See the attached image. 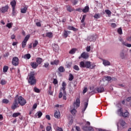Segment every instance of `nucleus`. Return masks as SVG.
<instances>
[{
    "instance_id": "bb28decb",
    "label": "nucleus",
    "mask_w": 131,
    "mask_h": 131,
    "mask_svg": "<svg viewBox=\"0 0 131 131\" xmlns=\"http://www.w3.org/2000/svg\"><path fill=\"white\" fill-rule=\"evenodd\" d=\"M88 105H89V100H88V102H84V108L82 110L83 112H84V111H85V110H86V108H88Z\"/></svg>"
},
{
    "instance_id": "4c0bfd02",
    "label": "nucleus",
    "mask_w": 131,
    "mask_h": 131,
    "mask_svg": "<svg viewBox=\"0 0 131 131\" xmlns=\"http://www.w3.org/2000/svg\"><path fill=\"white\" fill-rule=\"evenodd\" d=\"M122 43L124 46L127 47L128 48H131V44H128L125 41H123Z\"/></svg>"
},
{
    "instance_id": "603ef678",
    "label": "nucleus",
    "mask_w": 131,
    "mask_h": 131,
    "mask_svg": "<svg viewBox=\"0 0 131 131\" xmlns=\"http://www.w3.org/2000/svg\"><path fill=\"white\" fill-rule=\"evenodd\" d=\"M105 12L107 15H111V11L108 9L105 10Z\"/></svg>"
},
{
    "instance_id": "473e14b6",
    "label": "nucleus",
    "mask_w": 131,
    "mask_h": 131,
    "mask_svg": "<svg viewBox=\"0 0 131 131\" xmlns=\"http://www.w3.org/2000/svg\"><path fill=\"white\" fill-rule=\"evenodd\" d=\"M71 2L73 4V6H75L78 3V0H71Z\"/></svg>"
},
{
    "instance_id": "b1692460",
    "label": "nucleus",
    "mask_w": 131,
    "mask_h": 131,
    "mask_svg": "<svg viewBox=\"0 0 131 131\" xmlns=\"http://www.w3.org/2000/svg\"><path fill=\"white\" fill-rule=\"evenodd\" d=\"M60 112H56L54 114V117H55V118H60Z\"/></svg>"
},
{
    "instance_id": "c756f323",
    "label": "nucleus",
    "mask_w": 131,
    "mask_h": 131,
    "mask_svg": "<svg viewBox=\"0 0 131 131\" xmlns=\"http://www.w3.org/2000/svg\"><path fill=\"white\" fill-rule=\"evenodd\" d=\"M58 71L61 73L65 72V68H64L62 66H61L58 68Z\"/></svg>"
},
{
    "instance_id": "e2e57ef3",
    "label": "nucleus",
    "mask_w": 131,
    "mask_h": 131,
    "mask_svg": "<svg viewBox=\"0 0 131 131\" xmlns=\"http://www.w3.org/2000/svg\"><path fill=\"white\" fill-rule=\"evenodd\" d=\"M36 25L38 26V27H40L41 26V24L39 22H37L36 23Z\"/></svg>"
},
{
    "instance_id": "6e6552de",
    "label": "nucleus",
    "mask_w": 131,
    "mask_h": 131,
    "mask_svg": "<svg viewBox=\"0 0 131 131\" xmlns=\"http://www.w3.org/2000/svg\"><path fill=\"white\" fill-rule=\"evenodd\" d=\"M12 64L14 66H18L19 65V59L17 57H14L12 59Z\"/></svg>"
},
{
    "instance_id": "7ed1b4c3",
    "label": "nucleus",
    "mask_w": 131,
    "mask_h": 131,
    "mask_svg": "<svg viewBox=\"0 0 131 131\" xmlns=\"http://www.w3.org/2000/svg\"><path fill=\"white\" fill-rule=\"evenodd\" d=\"M35 73L34 72H32L30 73V77L28 80V82L31 85L35 84L36 83V79H35Z\"/></svg>"
},
{
    "instance_id": "393cba45",
    "label": "nucleus",
    "mask_w": 131,
    "mask_h": 131,
    "mask_svg": "<svg viewBox=\"0 0 131 131\" xmlns=\"http://www.w3.org/2000/svg\"><path fill=\"white\" fill-rule=\"evenodd\" d=\"M26 12H27V7H25L20 10V13H22V14H25Z\"/></svg>"
},
{
    "instance_id": "1a4fd4ad",
    "label": "nucleus",
    "mask_w": 131,
    "mask_h": 131,
    "mask_svg": "<svg viewBox=\"0 0 131 131\" xmlns=\"http://www.w3.org/2000/svg\"><path fill=\"white\" fill-rule=\"evenodd\" d=\"M8 11H9V5H6L5 6L2 7L0 8V11L3 14L7 13Z\"/></svg>"
},
{
    "instance_id": "8fccbe9b",
    "label": "nucleus",
    "mask_w": 131,
    "mask_h": 131,
    "mask_svg": "<svg viewBox=\"0 0 131 131\" xmlns=\"http://www.w3.org/2000/svg\"><path fill=\"white\" fill-rule=\"evenodd\" d=\"M69 29L70 30H73V31H76V28H74V27H69Z\"/></svg>"
},
{
    "instance_id": "39448f33",
    "label": "nucleus",
    "mask_w": 131,
    "mask_h": 131,
    "mask_svg": "<svg viewBox=\"0 0 131 131\" xmlns=\"http://www.w3.org/2000/svg\"><path fill=\"white\" fill-rule=\"evenodd\" d=\"M94 93H98L99 94H101L102 93H104L105 92V89H104V87L100 86L99 87L96 88L94 91Z\"/></svg>"
},
{
    "instance_id": "20e7f679",
    "label": "nucleus",
    "mask_w": 131,
    "mask_h": 131,
    "mask_svg": "<svg viewBox=\"0 0 131 131\" xmlns=\"http://www.w3.org/2000/svg\"><path fill=\"white\" fill-rule=\"evenodd\" d=\"M118 114H119L120 116L124 117V118L128 117V116H129V113H128V112H126L123 113V111L121 108L118 110Z\"/></svg>"
},
{
    "instance_id": "864d4df0",
    "label": "nucleus",
    "mask_w": 131,
    "mask_h": 131,
    "mask_svg": "<svg viewBox=\"0 0 131 131\" xmlns=\"http://www.w3.org/2000/svg\"><path fill=\"white\" fill-rule=\"evenodd\" d=\"M86 131H94V128H93V127L92 126H89Z\"/></svg>"
},
{
    "instance_id": "dca6fc26",
    "label": "nucleus",
    "mask_w": 131,
    "mask_h": 131,
    "mask_svg": "<svg viewBox=\"0 0 131 131\" xmlns=\"http://www.w3.org/2000/svg\"><path fill=\"white\" fill-rule=\"evenodd\" d=\"M10 5L12 8H16V5L17 3H16V0H13L10 2Z\"/></svg>"
},
{
    "instance_id": "c9c22d12",
    "label": "nucleus",
    "mask_w": 131,
    "mask_h": 131,
    "mask_svg": "<svg viewBox=\"0 0 131 131\" xmlns=\"http://www.w3.org/2000/svg\"><path fill=\"white\" fill-rule=\"evenodd\" d=\"M100 17L101 16L100 15L99 13H96L94 16V18H95V19H99L100 18Z\"/></svg>"
},
{
    "instance_id": "4d7b16f0",
    "label": "nucleus",
    "mask_w": 131,
    "mask_h": 131,
    "mask_svg": "<svg viewBox=\"0 0 131 131\" xmlns=\"http://www.w3.org/2000/svg\"><path fill=\"white\" fill-rule=\"evenodd\" d=\"M56 130L57 131H63V128H62L61 127H57Z\"/></svg>"
},
{
    "instance_id": "a18cd8bd",
    "label": "nucleus",
    "mask_w": 131,
    "mask_h": 131,
    "mask_svg": "<svg viewBox=\"0 0 131 131\" xmlns=\"http://www.w3.org/2000/svg\"><path fill=\"white\" fill-rule=\"evenodd\" d=\"M7 83V81L4 79L1 80V84L2 85H5Z\"/></svg>"
},
{
    "instance_id": "4be33fe9",
    "label": "nucleus",
    "mask_w": 131,
    "mask_h": 131,
    "mask_svg": "<svg viewBox=\"0 0 131 131\" xmlns=\"http://www.w3.org/2000/svg\"><path fill=\"white\" fill-rule=\"evenodd\" d=\"M66 83L65 82H63L62 83V86L61 90H62L63 92H66Z\"/></svg>"
},
{
    "instance_id": "c03bdc74",
    "label": "nucleus",
    "mask_w": 131,
    "mask_h": 131,
    "mask_svg": "<svg viewBox=\"0 0 131 131\" xmlns=\"http://www.w3.org/2000/svg\"><path fill=\"white\" fill-rule=\"evenodd\" d=\"M118 33H119V34H122V29H121V28H119L117 30Z\"/></svg>"
},
{
    "instance_id": "680f3d73",
    "label": "nucleus",
    "mask_w": 131,
    "mask_h": 131,
    "mask_svg": "<svg viewBox=\"0 0 131 131\" xmlns=\"http://www.w3.org/2000/svg\"><path fill=\"white\" fill-rule=\"evenodd\" d=\"M111 27L113 28H115V27H116V24H115V23H112Z\"/></svg>"
},
{
    "instance_id": "9b49d317",
    "label": "nucleus",
    "mask_w": 131,
    "mask_h": 131,
    "mask_svg": "<svg viewBox=\"0 0 131 131\" xmlns=\"http://www.w3.org/2000/svg\"><path fill=\"white\" fill-rule=\"evenodd\" d=\"M90 125H91V123L89 121H87L86 122L85 125L82 127L83 130L86 131L88 130V128L90 127Z\"/></svg>"
},
{
    "instance_id": "e433bc0d",
    "label": "nucleus",
    "mask_w": 131,
    "mask_h": 131,
    "mask_svg": "<svg viewBox=\"0 0 131 131\" xmlns=\"http://www.w3.org/2000/svg\"><path fill=\"white\" fill-rule=\"evenodd\" d=\"M89 40L91 41H95L96 40L95 36H91L89 38Z\"/></svg>"
},
{
    "instance_id": "aec40b11",
    "label": "nucleus",
    "mask_w": 131,
    "mask_h": 131,
    "mask_svg": "<svg viewBox=\"0 0 131 131\" xmlns=\"http://www.w3.org/2000/svg\"><path fill=\"white\" fill-rule=\"evenodd\" d=\"M90 10L89 6H85L84 9L82 10L83 13H88Z\"/></svg>"
},
{
    "instance_id": "de8ad7c7",
    "label": "nucleus",
    "mask_w": 131,
    "mask_h": 131,
    "mask_svg": "<svg viewBox=\"0 0 131 131\" xmlns=\"http://www.w3.org/2000/svg\"><path fill=\"white\" fill-rule=\"evenodd\" d=\"M25 58H27V59H29L30 58H31V55L30 54H27L25 55Z\"/></svg>"
},
{
    "instance_id": "7c9ffc66",
    "label": "nucleus",
    "mask_w": 131,
    "mask_h": 131,
    "mask_svg": "<svg viewBox=\"0 0 131 131\" xmlns=\"http://www.w3.org/2000/svg\"><path fill=\"white\" fill-rule=\"evenodd\" d=\"M74 79V76H73V75L72 74H70L69 76V80L70 81H72Z\"/></svg>"
},
{
    "instance_id": "0e129e2a",
    "label": "nucleus",
    "mask_w": 131,
    "mask_h": 131,
    "mask_svg": "<svg viewBox=\"0 0 131 131\" xmlns=\"http://www.w3.org/2000/svg\"><path fill=\"white\" fill-rule=\"evenodd\" d=\"M86 92H88V88H85L83 90V94H85V93H86Z\"/></svg>"
},
{
    "instance_id": "0eeeda50",
    "label": "nucleus",
    "mask_w": 131,
    "mask_h": 131,
    "mask_svg": "<svg viewBox=\"0 0 131 131\" xmlns=\"http://www.w3.org/2000/svg\"><path fill=\"white\" fill-rule=\"evenodd\" d=\"M89 57H90L89 53L84 52L80 56H79L78 59H81V58H82L83 59L86 60V59H89Z\"/></svg>"
},
{
    "instance_id": "f704fd0d",
    "label": "nucleus",
    "mask_w": 131,
    "mask_h": 131,
    "mask_svg": "<svg viewBox=\"0 0 131 131\" xmlns=\"http://www.w3.org/2000/svg\"><path fill=\"white\" fill-rule=\"evenodd\" d=\"M36 114H37L38 118H40L42 116V113L40 111L37 112Z\"/></svg>"
},
{
    "instance_id": "a19ab883",
    "label": "nucleus",
    "mask_w": 131,
    "mask_h": 131,
    "mask_svg": "<svg viewBox=\"0 0 131 131\" xmlns=\"http://www.w3.org/2000/svg\"><path fill=\"white\" fill-rule=\"evenodd\" d=\"M105 79H106V80H107V81H111V80H112V78H111V77L109 76H107L105 77Z\"/></svg>"
},
{
    "instance_id": "37998d69",
    "label": "nucleus",
    "mask_w": 131,
    "mask_h": 131,
    "mask_svg": "<svg viewBox=\"0 0 131 131\" xmlns=\"http://www.w3.org/2000/svg\"><path fill=\"white\" fill-rule=\"evenodd\" d=\"M38 45V41L36 40H35V42L33 44V48H36V46Z\"/></svg>"
},
{
    "instance_id": "423d86ee",
    "label": "nucleus",
    "mask_w": 131,
    "mask_h": 131,
    "mask_svg": "<svg viewBox=\"0 0 131 131\" xmlns=\"http://www.w3.org/2000/svg\"><path fill=\"white\" fill-rule=\"evenodd\" d=\"M30 38V35H27L25 39H24L23 41L22 42V48L24 49L25 48L26 45L27 44V41Z\"/></svg>"
},
{
    "instance_id": "2eb2a0df",
    "label": "nucleus",
    "mask_w": 131,
    "mask_h": 131,
    "mask_svg": "<svg viewBox=\"0 0 131 131\" xmlns=\"http://www.w3.org/2000/svg\"><path fill=\"white\" fill-rule=\"evenodd\" d=\"M36 61L38 65H40V64L42 63V58L40 57H38L36 59Z\"/></svg>"
},
{
    "instance_id": "c85d7f7f",
    "label": "nucleus",
    "mask_w": 131,
    "mask_h": 131,
    "mask_svg": "<svg viewBox=\"0 0 131 131\" xmlns=\"http://www.w3.org/2000/svg\"><path fill=\"white\" fill-rule=\"evenodd\" d=\"M48 93L50 95V96H53V91H52V86H49Z\"/></svg>"
},
{
    "instance_id": "5fc2aeb1",
    "label": "nucleus",
    "mask_w": 131,
    "mask_h": 131,
    "mask_svg": "<svg viewBox=\"0 0 131 131\" xmlns=\"http://www.w3.org/2000/svg\"><path fill=\"white\" fill-rule=\"evenodd\" d=\"M2 102L4 104H8L9 103V100H8V99H3Z\"/></svg>"
},
{
    "instance_id": "052dcab7",
    "label": "nucleus",
    "mask_w": 131,
    "mask_h": 131,
    "mask_svg": "<svg viewBox=\"0 0 131 131\" xmlns=\"http://www.w3.org/2000/svg\"><path fill=\"white\" fill-rule=\"evenodd\" d=\"M86 52H90V51H91V47L90 46H88L86 48Z\"/></svg>"
},
{
    "instance_id": "3c124183",
    "label": "nucleus",
    "mask_w": 131,
    "mask_h": 131,
    "mask_svg": "<svg viewBox=\"0 0 131 131\" xmlns=\"http://www.w3.org/2000/svg\"><path fill=\"white\" fill-rule=\"evenodd\" d=\"M53 84H58V80L57 79H53Z\"/></svg>"
},
{
    "instance_id": "f257e3e1",
    "label": "nucleus",
    "mask_w": 131,
    "mask_h": 131,
    "mask_svg": "<svg viewBox=\"0 0 131 131\" xmlns=\"http://www.w3.org/2000/svg\"><path fill=\"white\" fill-rule=\"evenodd\" d=\"M26 100L24 99L21 96L18 97V98H15L14 101L11 106V109L12 110H15L16 108H18L19 106L18 105H20V106H24L26 104Z\"/></svg>"
},
{
    "instance_id": "2f4dec72",
    "label": "nucleus",
    "mask_w": 131,
    "mask_h": 131,
    "mask_svg": "<svg viewBox=\"0 0 131 131\" xmlns=\"http://www.w3.org/2000/svg\"><path fill=\"white\" fill-rule=\"evenodd\" d=\"M8 70H9V67L5 66L3 68V72H4V73H6V72H8Z\"/></svg>"
},
{
    "instance_id": "13d9d810",
    "label": "nucleus",
    "mask_w": 131,
    "mask_h": 131,
    "mask_svg": "<svg viewBox=\"0 0 131 131\" xmlns=\"http://www.w3.org/2000/svg\"><path fill=\"white\" fill-rule=\"evenodd\" d=\"M62 97H63V93L60 92L58 95V98L59 99H61V98H62Z\"/></svg>"
},
{
    "instance_id": "f8f14e48",
    "label": "nucleus",
    "mask_w": 131,
    "mask_h": 131,
    "mask_svg": "<svg viewBox=\"0 0 131 131\" xmlns=\"http://www.w3.org/2000/svg\"><path fill=\"white\" fill-rule=\"evenodd\" d=\"M30 66L33 69H36L37 67H38V63L36 62H32L30 63Z\"/></svg>"
},
{
    "instance_id": "69168bd1",
    "label": "nucleus",
    "mask_w": 131,
    "mask_h": 131,
    "mask_svg": "<svg viewBox=\"0 0 131 131\" xmlns=\"http://www.w3.org/2000/svg\"><path fill=\"white\" fill-rule=\"evenodd\" d=\"M44 67H45V68H48L49 67V63L47 62L46 63H45Z\"/></svg>"
},
{
    "instance_id": "bf43d9fd",
    "label": "nucleus",
    "mask_w": 131,
    "mask_h": 131,
    "mask_svg": "<svg viewBox=\"0 0 131 131\" xmlns=\"http://www.w3.org/2000/svg\"><path fill=\"white\" fill-rule=\"evenodd\" d=\"M51 129H52V127L50 126H48L47 127H46V130L47 131H50Z\"/></svg>"
},
{
    "instance_id": "412c9836",
    "label": "nucleus",
    "mask_w": 131,
    "mask_h": 131,
    "mask_svg": "<svg viewBox=\"0 0 131 131\" xmlns=\"http://www.w3.org/2000/svg\"><path fill=\"white\" fill-rule=\"evenodd\" d=\"M59 62L60 61L58 60H55L51 62V65H58Z\"/></svg>"
},
{
    "instance_id": "58836bf2",
    "label": "nucleus",
    "mask_w": 131,
    "mask_h": 131,
    "mask_svg": "<svg viewBox=\"0 0 131 131\" xmlns=\"http://www.w3.org/2000/svg\"><path fill=\"white\" fill-rule=\"evenodd\" d=\"M12 26H13V23H8L6 25V27L8 28H12Z\"/></svg>"
},
{
    "instance_id": "79ce46f5",
    "label": "nucleus",
    "mask_w": 131,
    "mask_h": 131,
    "mask_svg": "<svg viewBox=\"0 0 131 131\" xmlns=\"http://www.w3.org/2000/svg\"><path fill=\"white\" fill-rule=\"evenodd\" d=\"M73 69H74V70H76V71H79V67L77 65H75L73 67Z\"/></svg>"
},
{
    "instance_id": "72a5a7b5",
    "label": "nucleus",
    "mask_w": 131,
    "mask_h": 131,
    "mask_svg": "<svg viewBox=\"0 0 131 131\" xmlns=\"http://www.w3.org/2000/svg\"><path fill=\"white\" fill-rule=\"evenodd\" d=\"M21 115V113H14L13 114V117H18V116Z\"/></svg>"
},
{
    "instance_id": "9d476101",
    "label": "nucleus",
    "mask_w": 131,
    "mask_h": 131,
    "mask_svg": "<svg viewBox=\"0 0 131 131\" xmlns=\"http://www.w3.org/2000/svg\"><path fill=\"white\" fill-rule=\"evenodd\" d=\"M80 105V99H79V98H77L76 100V102H75L73 104V106L74 108H76V109H77V108H78V107H79Z\"/></svg>"
},
{
    "instance_id": "5701e85b",
    "label": "nucleus",
    "mask_w": 131,
    "mask_h": 131,
    "mask_svg": "<svg viewBox=\"0 0 131 131\" xmlns=\"http://www.w3.org/2000/svg\"><path fill=\"white\" fill-rule=\"evenodd\" d=\"M119 123L122 126H124L126 124L125 121L122 119H120L119 121Z\"/></svg>"
},
{
    "instance_id": "6ab92c4d",
    "label": "nucleus",
    "mask_w": 131,
    "mask_h": 131,
    "mask_svg": "<svg viewBox=\"0 0 131 131\" xmlns=\"http://www.w3.org/2000/svg\"><path fill=\"white\" fill-rule=\"evenodd\" d=\"M77 49L76 48H73L69 51V54L71 55H74V53H76Z\"/></svg>"
},
{
    "instance_id": "f3484780",
    "label": "nucleus",
    "mask_w": 131,
    "mask_h": 131,
    "mask_svg": "<svg viewBox=\"0 0 131 131\" xmlns=\"http://www.w3.org/2000/svg\"><path fill=\"white\" fill-rule=\"evenodd\" d=\"M67 10L68 12H73L74 11V8H72L71 7H70V5H67L66 6Z\"/></svg>"
},
{
    "instance_id": "a211bd4d",
    "label": "nucleus",
    "mask_w": 131,
    "mask_h": 131,
    "mask_svg": "<svg viewBox=\"0 0 131 131\" xmlns=\"http://www.w3.org/2000/svg\"><path fill=\"white\" fill-rule=\"evenodd\" d=\"M54 35H53V33L52 32H47L46 33V37H48L49 38H52Z\"/></svg>"
},
{
    "instance_id": "a878e982",
    "label": "nucleus",
    "mask_w": 131,
    "mask_h": 131,
    "mask_svg": "<svg viewBox=\"0 0 131 131\" xmlns=\"http://www.w3.org/2000/svg\"><path fill=\"white\" fill-rule=\"evenodd\" d=\"M12 16H16V15H17V10H16V8H12Z\"/></svg>"
},
{
    "instance_id": "ddd939ff",
    "label": "nucleus",
    "mask_w": 131,
    "mask_h": 131,
    "mask_svg": "<svg viewBox=\"0 0 131 131\" xmlns=\"http://www.w3.org/2000/svg\"><path fill=\"white\" fill-rule=\"evenodd\" d=\"M70 33H71L70 31L64 30V32L63 33V37H64V38H67V37H68V35L70 34Z\"/></svg>"
},
{
    "instance_id": "ea45409f",
    "label": "nucleus",
    "mask_w": 131,
    "mask_h": 131,
    "mask_svg": "<svg viewBox=\"0 0 131 131\" xmlns=\"http://www.w3.org/2000/svg\"><path fill=\"white\" fill-rule=\"evenodd\" d=\"M63 100H67L66 96H67V93H66V91L63 92Z\"/></svg>"
},
{
    "instance_id": "cd10ccee",
    "label": "nucleus",
    "mask_w": 131,
    "mask_h": 131,
    "mask_svg": "<svg viewBox=\"0 0 131 131\" xmlns=\"http://www.w3.org/2000/svg\"><path fill=\"white\" fill-rule=\"evenodd\" d=\"M70 112L71 113V114H72V115H75V114H76V108L74 107L73 109H72V110L70 111Z\"/></svg>"
},
{
    "instance_id": "49530a36",
    "label": "nucleus",
    "mask_w": 131,
    "mask_h": 131,
    "mask_svg": "<svg viewBox=\"0 0 131 131\" xmlns=\"http://www.w3.org/2000/svg\"><path fill=\"white\" fill-rule=\"evenodd\" d=\"M120 56L121 59H124V58H125V56H124V53H123V52L120 53Z\"/></svg>"
},
{
    "instance_id": "338daca9",
    "label": "nucleus",
    "mask_w": 131,
    "mask_h": 131,
    "mask_svg": "<svg viewBox=\"0 0 131 131\" xmlns=\"http://www.w3.org/2000/svg\"><path fill=\"white\" fill-rule=\"evenodd\" d=\"M76 130L77 131H80V127L79 126H76Z\"/></svg>"
},
{
    "instance_id": "6e6d98bb",
    "label": "nucleus",
    "mask_w": 131,
    "mask_h": 131,
    "mask_svg": "<svg viewBox=\"0 0 131 131\" xmlns=\"http://www.w3.org/2000/svg\"><path fill=\"white\" fill-rule=\"evenodd\" d=\"M34 92L35 93H40V91H39V89H38L37 88L35 87L34 89Z\"/></svg>"
},
{
    "instance_id": "f03ea898",
    "label": "nucleus",
    "mask_w": 131,
    "mask_h": 131,
    "mask_svg": "<svg viewBox=\"0 0 131 131\" xmlns=\"http://www.w3.org/2000/svg\"><path fill=\"white\" fill-rule=\"evenodd\" d=\"M80 68H86L87 69H95L96 64L92 63L91 61H81L79 63Z\"/></svg>"
},
{
    "instance_id": "774afa93",
    "label": "nucleus",
    "mask_w": 131,
    "mask_h": 131,
    "mask_svg": "<svg viewBox=\"0 0 131 131\" xmlns=\"http://www.w3.org/2000/svg\"><path fill=\"white\" fill-rule=\"evenodd\" d=\"M130 101H131V97H130L127 98V99H126V101L127 102H130Z\"/></svg>"
},
{
    "instance_id": "4468645a",
    "label": "nucleus",
    "mask_w": 131,
    "mask_h": 131,
    "mask_svg": "<svg viewBox=\"0 0 131 131\" xmlns=\"http://www.w3.org/2000/svg\"><path fill=\"white\" fill-rule=\"evenodd\" d=\"M102 62L103 65L105 66H110L111 65V63L107 60L103 59Z\"/></svg>"
},
{
    "instance_id": "09e8293b",
    "label": "nucleus",
    "mask_w": 131,
    "mask_h": 131,
    "mask_svg": "<svg viewBox=\"0 0 131 131\" xmlns=\"http://www.w3.org/2000/svg\"><path fill=\"white\" fill-rule=\"evenodd\" d=\"M85 18H86V15H83L81 20V23H83L84 22V20H85Z\"/></svg>"
}]
</instances>
